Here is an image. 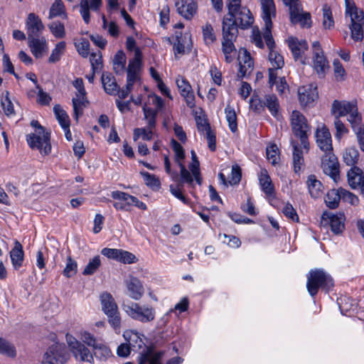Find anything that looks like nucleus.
<instances>
[{"mask_svg": "<svg viewBox=\"0 0 364 364\" xmlns=\"http://www.w3.org/2000/svg\"><path fill=\"white\" fill-rule=\"evenodd\" d=\"M262 17L264 22L263 38L269 50V60L273 68H282L284 65L282 55L274 50L275 43L272 35V18L276 16V8L273 0H260Z\"/></svg>", "mask_w": 364, "mask_h": 364, "instance_id": "obj_1", "label": "nucleus"}, {"mask_svg": "<svg viewBox=\"0 0 364 364\" xmlns=\"http://www.w3.org/2000/svg\"><path fill=\"white\" fill-rule=\"evenodd\" d=\"M31 125L37 129L36 133L29 134L26 136L29 146L33 149L39 150L42 155H48L51 152L50 133L45 132L44 128L36 120H32Z\"/></svg>", "mask_w": 364, "mask_h": 364, "instance_id": "obj_2", "label": "nucleus"}, {"mask_svg": "<svg viewBox=\"0 0 364 364\" xmlns=\"http://www.w3.org/2000/svg\"><path fill=\"white\" fill-rule=\"evenodd\" d=\"M346 14L350 18V37L355 42L363 39L364 13L358 9L350 0H346Z\"/></svg>", "mask_w": 364, "mask_h": 364, "instance_id": "obj_3", "label": "nucleus"}, {"mask_svg": "<svg viewBox=\"0 0 364 364\" xmlns=\"http://www.w3.org/2000/svg\"><path fill=\"white\" fill-rule=\"evenodd\" d=\"M331 113L335 118L338 117V119L349 114L348 121L350 123L352 128H355L361 122V116L358 112L355 102L336 100L332 103Z\"/></svg>", "mask_w": 364, "mask_h": 364, "instance_id": "obj_4", "label": "nucleus"}, {"mask_svg": "<svg viewBox=\"0 0 364 364\" xmlns=\"http://www.w3.org/2000/svg\"><path fill=\"white\" fill-rule=\"evenodd\" d=\"M333 286V279L322 269L311 270L308 275L306 287L311 296H314L321 288L328 291Z\"/></svg>", "mask_w": 364, "mask_h": 364, "instance_id": "obj_5", "label": "nucleus"}, {"mask_svg": "<svg viewBox=\"0 0 364 364\" xmlns=\"http://www.w3.org/2000/svg\"><path fill=\"white\" fill-rule=\"evenodd\" d=\"M100 298L102 309L107 316L109 323L116 331H119L121 328V317L114 299L112 294L108 292L102 293Z\"/></svg>", "mask_w": 364, "mask_h": 364, "instance_id": "obj_6", "label": "nucleus"}, {"mask_svg": "<svg viewBox=\"0 0 364 364\" xmlns=\"http://www.w3.org/2000/svg\"><path fill=\"white\" fill-rule=\"evenodd\" d=\"M293 133L299 137L304 149L309 150L308 132L310 127L306 117L298 110H294L290 117Z\"/></svg>", "mask_w": 364, "mask_h": 364, "instance_id": "obj_7", "label": "nucleus"}, {"mask_svg": "<svg viewBox=\"0 0 364 364\" xmlns=\"http://www.w3.org/2000/svg\"><path fill=\"white\" fill-rule=\"evenodd\" d=\"M122 309L132 318L142 323L150 322L155 318L154 309L149 306H140L134 302L124 303Z\"/></svg>", "mask_w": 364, "mask_h": 364, "instance_id": "obj_8", "label": "nucleus"}, {"mask_svg": "<svg viewBox=\"0 0 364 364\" xmlns=\"http://www.w3.org/2000/svg\"><path fill=\"white\" fill-rule=\"evenodd\" d=\"M284 4L289 7L290 20L294 24L299 23L303 28H309L311 25V15L309 13H303L299 0H282Z\"/></svg>", "mask_w": 364, "mask_h": 364, "instance_id": "obj_9", "label": "nucleus"}, {"mask_svg": "<svg viewBox=\"0 0 364 364\" xmlns=\"http://www.w3.org/2000/svg\"><path fill=\"white\" fill-rule=\"evenodd\" d=\"M69 358L64 344L55 343L45 353L41 364H65Z\"/></svg>", "mask_w": 364, "mask_h": 364, "instance_id": "obj_10", "label": "nucleus"}, {"mask_svg": "<svg viewBox=\"0 0 364 364\" xmlns=\"http://www.w3.org/2000/svg\"><path fill=\"white\" fill-rule=\"evenodd\" d=\"M73 86L77 90L75 93L76 97L73 98V107L74 112V118L76 121L83 113V108L86 107L88 103L86 97V91L84 87V83L82 78H77L73 82Z\"/></svg>", "mask_w": 364, "mask_h": 364, "instance_id": "obj_11", "label": "nucleus"}, {"mask_svg": "<svg viewBox=\"0 0 364 364\" xmlns=\"http://www.w3.org/2000/svg\"><path fill=\"white\" fill-rule=\"evenodd\" d=\"M81 339L83 343L93 348L94 356L100 360H106L112 355L110 349L102 342H99L91 333L84 332Z\"/></svg>", "mask_w": 364, "mask_h": 364, "instance_id": "obj_12", "label": "nucleus"}, {"mask_svg": "<svg viewBox=\"0 0 364 364\" xmlns=\"http://www.w3.org/2000/svg\"><path fill=\"white\" fill-rule=\"evenodd\" d=\"M312 48L313 68L319 77H323L330 68L328 62L323 54V51L318 41H315L313 43Z\"/></svg>", "mask_w": 364, "mask_h": 364, "instance_id": "obj_13", "label": "nucleus"}, {"mask_svg": "<svg viewBox=\"0 0 364 364\" xmlns=\"http://www.w3.org/2000/svg\"><path fill=\"white\" fill-rule=\"evenodd\" d=\"M163 355V351H155L152 348L145 346V350L140 353L139 364H161ZM181 358L176 357L171 359L166 364H181Z\"/></svg>", "mask_w": 364, "mask_h": 364, "instance_id": "obj_14", "label": "nucleus"}, {"mask_svg": "<svg viewBox=\"0 0 364 364\" xmlns=\"http://www.w3.org/2000/svg\"><path fill=\"white\" fill-rule=\"evenodd\" d=\"M66 340L76 359L90 363H94V357L90 350L74 337L67 334Z\"/></svg>", "mask_w": 364, "mask_h": 364, "instance_id": "obj_15", "label": "nucleus"}, {"mask_svg": "<svg viewBox=\"0 0 364 364\" xmlns=\"http://www.w3.org/2000/svg\"><path fill=\"white\" fill-rule=\"evenodd\" d=\"M321 168L323 173L329 176L334 181L339 178V163L333 152L326 153L322 156Z\"/></svg>", "mask_w": 364, "mask_h": 364, "instance_id": "obj_16", "label": "nucleus"}, {"mask_svg": "<svg viewBox=\"0 0 364 364\" xmlns=\"http://www.w3.org/2000/svg\"><path fill=\"white\" fill-rule=\"evenodd\" d=\"M238 61L240 65L237 78L242 79L247 77L251 75L253 71L254 63L250 54L245 48H242L239 51Z\"/></svg>", "mask_w": 364, "mask_h": 364, "instance_id": "obj_17", "label": "nucleus"}, {"mask_svg": "<svg viewBox=\"0 0 364 364\" xmlns=\"http://www.w3.org/2000/svg\"><path fill=\"white\" fill-rule=\"evenodd\" d=\"M298 95L301 107H311L318 96L317 87L313 85L300 87L298 89Z\"/></svg>", "mask_w": 364, "mask_h": 364, "instance_id": "obj_18", "label": "nucleus"}, {"mask_svg": "<svg viewBox=\"0 0 364 364\" xmlns=\"http://www.w3.org/2000/svg\"><path fill=\"white\" fill-rule=\"evenodd\" d=\"M347 178L352 189L359 190L364 195V170L358 166L351 167L347 172Z\"/></svg>", "mask_w": 364, "mask_h": 364, "instance_id": "obj_19", "label": "nucleus"}, {"mask_svg": "<svg viewBox=\"0 0 364 364\" xmlns=\"http://www.w3.org/2000/svg\"><path fill=\"white\" fill-rule=\"evenodd\" d=\"M236 16H224L222 22V40H236L238 34Z\"/></svg>", "mask_w": 364, "mask_h": 364, "instance_id": "obj_20", "label": "nucleus"}, {"mask_svg": "<svg viewBox=\"0 0 364 364\" xmlns=\"http://www.w3.org/2000/svg\"><path fill=\"white\" fill-rule=\"evenodd\" d=\"M315 136L316 139V144L319 149L325 154L332 152V140L331 135L328 129L326 127L321 129H317Z\"/></svg>", "mask_w": 364, "mask_h": 364, "instance_id": "obj_21", "label": "nucleus"}, {"mask_svg": "<svg viewBox=\"0 0 364 364\" xmlns=\"http://www.w3.org/2000/svg\"><path fill=\"white\" fill-rule=\"evenodd\" d=\"M322 219H328L331 231L336 235L340 234L345 228V215L343 213L333 214L324 212L322 215Z\"/></svg>", "mask_w": 364, "mask_h": 364, "instance_id": "obj_22", "label": "nucleus"}, {"mask_svg": "<svg viewBox=\"0 0 364 364\" xmlns=\"http://www.w3.org/2000/svg\"><path fill=\"white\" fill-rule=\"evenodd\" d=\"M178 13L187 20H191L197 11L195 0H178L176 2Z\"/></svg>", "mask_w": 364, "mask_h": 364, "instance_id": "obj_23", "label": "nucleus"}, {"mask_svg": "<svg viewBox=\"0 0 364 364\" xmlns=\"http://www.w3.org/2000/svg\"><path fill=\"white\" fill-rule=\"evenodd\" d=\"M26 28L28 38L38 36L39 33L44 29V26L41 18L33 13L28 15L26 20Z\"/></svg>", "mask_w": 364, "mask_h": 364, "instance_id": "obj_24", "label": "nucleus"}, {"mask_svg": "<svg viewBox=\"0 0 364 364\" xmlns=\"http://www.w3.org/2000/svg\"><path fill=\"white\" fill-rule=\"evenodd\" d=\"M176 42L173 45L175 55L184 54L186 51L189 52L192 48V41L191 35L186 33L183 36L181 33H176Z\"/></svg>", "mask_w": 364, "mask_h": 364, "instance_id": "obj_25", "label": "nucleus"}, {"mask_svg": "<svg viewBox=\"0 0 364 364\" xmlns=\"http://www.w3.org/2000/svg\"><path fill=\"white\" fill-rule=\"evenodd\" d=\"M28 44L31 48L32 54L36 58H42L43 54L47 52L48 46L46 39L38 38V36L28 38Z\"/></svg>", "mask_w": 364, "mask_h": 364, "instance_id": "obj_26", "label": "nucleus"}, {"mask_svg": "<svg viewBox=\"0 0 364 364\" xmlns=\"http://www.w3.org/2000/svg\"><path fill=\"white\" fill-rule=\"evenodd\" d=\"M126 286L131 298L135 300L141 299L144 294V287L141 282L136 277H130V279L126 282Z\"/></svg>", "mask_w": 364, "mask_h": 364, "instance_id": "obj_27", "label": "nucleus"}, {"mask_svg": "<svg viewBox=\"0 0 364 364\" xmlns=\"http://www.w3.org/2000/svg\"><path fill=\"white\" fill-rule=\"evenodd\" d=\"M288 46L296 60L301 58V55L308 49V44L306 41H299L293 37L288 39Z\"/></svg>", "mask_w": 364, "mask_h": 364, "instance_id": "obj_28", "label": "nucleus"}, {"mask_svg": "<svg viewBox=\"0 0 364 364\" xmlns=\"http://www.w3.org/2000/svg\"><path fill=\"white\" fill-rule=\"evenodd\" d=\"M10 257L12 264L16 269H18L21 267L23 261L24 252L21 244L18 240L15 241L14 247L10 252Z\"/></svg>", "mask_w": 364, "mask_h": 364, "instance_id": "obj_29", "label": "nucleus"}, {"mask_svg": "<svg viewBox=\"0 0 364 364\" xmlns=\"http://www.w3.org/2000/svg\"><path fill=\"white\" fill-rule=\"evenodd\" d=\"M235 19L236 23L238 21L239 26L242 29L247 28L253 23L252 14L250 11L245 7L240 8L237 10Z\"/></svg>", "mask_w": 364, "mask_h": 364, "instance_id": "obj_30", "label": "nucleus"}, {"mask_svg": "<svg viewBox=\"0 0 364 364\" xmlns=\"http://www.w3.org/2000/svg\"><path fill=\"white\" fill-rule=\"evenodd\" d=\"M264 109L267 107L271 114L277 118L279 115V103L277 97L275 95H266L264 97Z\"/></svg>", "mask_w": 364, "mask_h": 364, "instance_id": "obj_31", "label": "nucleus"}, {"mask_svg": "<svg viewBox=\"0 0 364 364\" xmlns=\"http://www.w3.org/2000/svg\"><path fill=\"white\" fill-rule=\"evenodd\" d=\"M309 192L312 198H317L322 195L323 185L314 175H310L307 179Z\"/></svg>", "mask_w": 364, "mask_h": 364, "instance_id": "obj_32", "label": "nucleus"}, {"mask_svg": "<svg viewBox=\"0 0 364 364\" xmlns=\"http://www.w3.org/2000/svg\"><path fill=\"white\" fill-rule=\"evenodd\" d=\"M102 83L105 91L111 95H116L118 85L112 74L103 73L101 77Z\"/></svg>", "mask_w": 364, "mask_h": 364, "instance_id": "obj_33", "label": "nucleus"}, {"mask_svg": "<svg viewBox=\"0 0 364 364\" xmlns=\"http://www.w3.org/2000/svg\"><path fill=\"white\" fill-rule=\"evenodd\" d=\"M235 40H222V51L226 63H232L235 57L237 50L234 45Z\"/></svg>", "mask_w": 364, "mask_h": 364, "instance_id": "obj_34", "label": "nucleus"}, {"mask_svg": "<svg viewBox=\"0 0 364 364\" xmlns=\"http://www.w3.org/2000/svg\"><path fill=\"white\" fill-rule=\"evenodd\" d=\"M259 181L262 190L265 194L271 196L274 193V186L267 170L263 169L261 171Z\"/></svg>", "mask_w": 364, "mask_h": 364, "instance_id": "obj_35", "label": "nucleus"}, {"mask_svg": "<svg viewBox=\"0 0 364 364\" xmlns=\"http://www.w3.org/2000/svg\"><path fill=\"white\" fill-rule=\"evenodd\" d=\"M291 145L293 147V165L295 173H298L301 171V167L304 165V160L303 157V151L299 147L297 142L292 141Z\"/></svg>", "mask_w": 364, "mask_h": 364, "instance_id": "obj_36", "label": "nucleus"}, {"mask_svg": "<svg viewBox=\"0 0 364 364\" xmlns=\"http://www.w3.org/2000/svg\"><path fill=\"white\" fill-rule=\"evenodd\" d=\"M341 195L340 188L330 190L325 197V203L326 205L331 209L336 208L341 199Z\"/></svg>", "mask_w": 364, "mask_h": 364, "instance_id": "obj_37", "label": "nucleus"}, {"mask_svg": "<svg viewBox=\"0 0 364 364\" xmlns=\"http://www.w3.org/2000/svg\"><path fill=\"white\" fill-rule=\"evenodd\" d=\"M61 16L64 18H67L65 5L62 0H55L50 9L48 18L52 19Z\"/></svg>", "mask_w": 364, "mask_h": 364, "instance_id": "obj_38", "label": "nucleus"}, {"mask_svg": "<svg viewBox=\"0 0 364 364\" xmlns=\"http://www.w3.org/2000/svg\"><path fill=\"white\" fill-rule=\"evenodd\" d=\"M343 159L346 165L352 167L356 166L355 164L359 159V152L358 149L354 147L346 149L343 155Z\"/></svg>", "mask_w": 364, "mask_h": 364, "instance_id": "obj_39", "label": "nucleus"}, {"mask_svg": "<svg viewBox=\"0 0 364 364\" xmlns=\"http://www.w3.org/2000/svg\"><path fill=\"white\" fill-rule=\"evenodd\" d=\"M126 64V55L122 50H119L113 59V69L117 74L124 73Z\"/></svg>", "mask_w": 364, "mask_h": 364, "instance_id": "obj_40", "label": "nucleus"}, {"mask_svg": "<svg viewBox=\"0 0 364 364\" xmlns=\"http://www.w3.org/2000/svg\"><path fill=\"white\" fill-rule=\"evenodd\" d=\"M141 67V53L139 48L135 50L134 57L129 62L127 73H139Z\"/></svg>", "mask_w": 364, "mask_h": 364, "instance_id": "obj_41", "label": "nucleus"}, {"mask_svg": "<svg viewBox=\"0 0 364 364\" xmlns=\"http://www.w3.org/2000/svg\"><path fill=\"white\" fill-rule=\"evenodd\" d=\"M53 112L60 126L66 129L70 127L69 117L59 105H56L53 107Z\"/></svg>", "mask_w": 364, "mask_h": 364, "instance_id": "obj_42", "label": "nucleus"}, {"mask_svg": "<svg viewBox=\"0 0 364 364\" xmlns=\"http://www.w3.org/2000/svg\"><path fill=\"white\" fill-rule=\"evenodd\" d=\"M144 115V119L147 120L148 128L152 129L155 128L156 124V117L158 114V109H153L152 108L147 107L144 105L142 108Z\"/></svg>", "mask_w": 364, "mask_h": 364, "instance_id": "obj_43", "label": "nucleus"}, {"mask_svg": "<svg viewBox=\"0 0 364 364\" xmlns=\"http://www.w3.org/2000/svg\"><path fill=\"white\" fill-rule=\"evenodd\" d=\"M225 117L230 129L234 133L237 130V115L235 109L230 105L225 108Z\"/></svg>", "mask_w": 364, "mask_h": 364, "instance_id": "obj_44", "label": "nucleus"}, {"mask_svg": "<svg viewBox=\"0 0 364 364\" xmlns=\"http://www.w3.org/2000/svg\"><path fill=\"white\" fill-rule=\"evenodd\" d=\"M66 44L64 41H60L55 45V48L52 50L48 58V62L55 63L60 60L61 56L64 54Z\"/></svg>", "mask_w": 364, "mask_h": 364, "instance_id": "obj_45", "label": "nucleus"}, {"mask_svg": "<svg viewBox=\"0 0 364 364\" xmlns=\"http://www.w3.org/2000/svg\"><path fill=\"white\" fill-rule=\"evenodd\" d=\"M101 266V259L99 255L94 257L90 259L88 264L85 267L82 274L87 276L95 274L99 267Z\"/></svg>", "mask_w": 364, "mask_h": 364, "instance_id": "obj_46", "label": "nucleus"}, {"mask_svg": "<svg viewBox=\"0 0 364 364\" xmlns=\"http://www.w3.org/2000/svg\"><path fill=\"white\" fill-rule=\"evenodd\" d=\"M323 27L325 29H331L334 26V21L332 16V12L331 8L325 4L323 6Z\"/></svg>", "mask_w": 364, "mask_h": 364, "instance_id": "obj_47", "label": "nucleus"}, {"mask_svg": "<svg viewBox=\"0 0 364 364\" xmlns=\"http://www.w3.org/2000/svg\"><path fill=\"white\" fill-rule=\"evenodd\" d=\"M181 181L178 183H188L190 186H193V177L191 171L186 169L183 163H179Z\"/></svg>", "mask_w": 364, "mask_h": 364, "instance_id": "obj_48", "label": "nucleus"}, {"mask_svg": "<svg viewBox=\"0 0 364 364\" xmlns=\"http://www.w3.org/2000/svg\"><path fill=\"white\" fill-rule=\"evenodd\" d=\"M171 147L175 153V161L179 165V163H183L185 159V151L182 146L175 139L171 141Z\"/></svg>", "mask_w": 364, "mask_h": 364, "instance_id": "obj_49", "label": "nucleus"}, {"mask_svg": "<svg viewBox=\"0 0 364 364\" xmlns=\"http://www.w3.org/2000/svg\"><path fill=\"white\" fill-rule=\"evenodd\" d=\"M48 28L52 34L57 38H63L65 36V27L63 23L60 21H53L48 25Z\"/></svg>", "mask_w": 364, "mask_h": 364, "instance_id": "obj_50", "label": "nucleus"}, {"mask_svg": "<svg viewBox=\"0 0 364 364\" xmlns=\"http://www.w3.org/2000/svg\"><path fill=\"white\" fill-rule=\"evenodd\" d=\"M203 39L205 44L209 45L213 43L215 40L216 37L214 33L213 28L211 24L207 23L202 27Z\"/></svg>", "mask_w": 364, "mask_h": 364, "instance_id": "obj_51", "label": "nucleus"}, {"mask_svg": "<svg viewBox=\"0 0 364 364\" xmlns=\"http://www.w3.org/2000/svg\"><path fill=\"white\" fill-rule=\"evenodd\" d=\"M153 132L151 129L147 130L146 128H136L134 129L133 139L138 140L140 137L143 140L149 141L152 139Z\"/></svg>", "mask_w": 364, "mask_h": 364, "instance_id": "obj_52", "label": "nucleus"}, {"mask_svg": "<svg viewBox=\"0 0 364 364\" xmlns=\"http://www.w3.org/2000/svg\"><path fill=\"white\" fill-rule=\"evenodd\" d=\"M267 158L268 161L273 165L278 163L279 159V149L276 144H272L266 149Z\"/></svg>", "mask_w": 364, "mask_h": 364, "instance_id": "obj_53", "label": "nucleus"}, {"mask_svg": "<svg viewBox=\"0 0 364 364\" xmlns=\"http://www.w3.org/2000/svg\"><path fill=\"white\" fill-rule=\"evenodd\" d=\"M77 264L70 256L67 258L66 266L63 270V275L70 278L77 272Z\"/></svg>", "mask_w": 364, "mask_h": 364, "instance_id": "obj_54", "label": "nucleus"}, {"mask_svg": "<svg viewBox=\"0 0 364 364\" xmlns=\"http://www.w3.org/2000/svg\"><path fill=\"white\" fill-rule=\"evenodd\" d=\"M0 353L10 357H15L16 354L14 346L1 338H0Z\"/></svg>", "mask_w": 364, "mask_h": 364, "instance_id": "obj_55", "label": "nucleus"}, {"mask_svg": "<svg viewBox=\"0 0 364 364\" xmlns=\"http://www.w3.org/2000/svg\"><path fill=\"white\" fill-rule=\"evenodd\" d=\"M111 196L114 199L118 200L120 202H123L129 205H131L130 202L132 200L134 201V200H136V197L132 196L127 193L119 191H112Z\"/></svg>", "mask_w": 364, "mask_h": 364, "instance_id": "obj_56", "label": "nucleus"}, {"mask_svg": "<svg viewBox=\"0 0 364 364\" xmlns=\"http://www.w3.org/2000/svg\"><path fill=\"white\" fill-rule=\"evenodd\" d=\"M176 82L181 95H188V93L192 92L191 85L184 77H177Z\"/></svg>", "mask_w": 364, "mask_h": 364, "instance_id": "obj_57", "label": "nucleus"}, {"mask_svg": "<svg viewBox=\"0 0 364 364\" xmlns=\"http://www.w3.org/2000/svg\"><path fill=\"white\" fill-rule=\"evenodd\" d=\"M340 194H341V199L351 205H355L359 203V199L355 194L344 188H340Z\"/></svg>", "mask_w": 364, "mask_h": 364, "instance_id": "obj_58", "label": "nucleus"}, {"mask_svg": "<svg viewBox=\"0 0 364 364\" xmlns=\"http://www.w3.org/2000/svg\"><path fill=\"white\" fill-rule=\"evenodd\" d=\"M141 175L143 176L145 184L149 187H159L160 181L158 178L149 172L141 171Z\"/></svg>", "mask_w": 364, "mask_h": 364, "instance_id": "obj_59", "label": "nucleus"}, {"mask_svg": "<svg viewBox=\"0 0 364 364\" xmlns=\"http://www.w3.org/2000/svg\"><path fill=\"white\" fill-rule=\"evenodd\" d=\"M333 65L334 75H335V77H336V80H338V81L343 80L344 76L346 75V71H345L342 64L339 61V60L335 59L333 62Z\"/></svg>", "mask_w": 364, "mask_h": 364, "instance_id": "obj_60", "label": "nucleus"}, {"mask_svg": "<svg viewBox=\"0 0 364 364\" xmlns=\"http://www.w3.org/2000/svg\"><path fill=\"white\" fill-rule=\"evenodd\" d=\"M169 188L173 196H174L178 199L181 200L184 204L188 203V199L181 193V191L183 189L182 184L178 183L176 186L173 185H170Z\"/></svg>", "mask_w": 364, "mask_h": 364, "instance_id": "obj_61", "label": "nucleus"}, {"mask_svg": "<svg viewBox=\"0 0 364 364\" xmlns=\"http://www.w3.org/2000/svg\"><path fill=\"white\" fill-rule=\"evenodd\" d=\"M353 129L355 132L358 146L360 150L364 151V124L360 122Z\"/></svg>", "mask_w": 364, "mask_h": 364, "instance_id": "obj_62", "label": "nucleus"}, {"mask_svg": "<svg viewBox=\"0 0 364 364\" xmlns=\"http://www.w3.org/2000/svg\"><path fill=\"white\" fill-rule=\"evenodd\" d=\"M241 180V168L237 165L232 166L230 176L229 177L228 183L230 185L237 184Z\"/></svg>", "mask_w": 364, "mask_h": 364, "instance_id": "obj_63", "label": "nucleus"}, {"mask_svg": "<svg viewBox=\"0 0 364 364\" xmlns=\"http://www.w3.org/2000/svg\"><path fill=\"white\" fill-rule=\"evenodd\" d=\"M264 98L261 100L257 96L253 95L250 102V107L252 110L257 113H261L264 111Z\"/></svg>", "mask_w": 364, "mask_h": 364, "instance_id": "obj_64", "label": "nucleus"}]
</instances>
